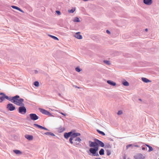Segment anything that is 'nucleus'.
Here are the masks:
<instances>
[{
    "instance_id": "28",
    "label": "nucleus",
    "mask_w": 159,
    "mask_h": 159,
    "mask_svg": "<svg viewBox=\"0 0 159 159\" xmlns=\"http://www.w3.org/2000/svg\"><path fill=\"white\" fill-rule=\"evenodd\" d=\"M97 131L98 133L102 135L105 136V134L103 132L100 131L98 130H97Z\"/></svg>"
},
{
    "instance_id": "34",
    "label": "nucleus",
    "mask_w": 159,
    "mask_h": 159,
    "mask_svg": "<svg viewBox=\"0 0 159 159\" xmlns=\"http://www.w3.org/2000/svg\"><path fill=\"white\" fill-rule=\"evenodd\" d=\"M122 113L123 112L122 111H119L117 113V114L118 115H120L122 114Z\"/></svg>"
},
{
    "instance_id": "11",
    "label": "nucleus",
    "mask_w": 159,
    "mask_h": 159,
    "mask_svg": "<svg viewBox=\"0 0 159 159\" xmlns=\"http://www.w3.org/2000/svg\"><path fill=\"white\" fill-rule=\"evenodd\" d=\"M34 125L36 126V127H37L39 128H40V129H44V130H48V129H47V128L44 127H43L42 126H41L39 125H38L37 124H34Z\"/></svg>"
},
{
    "instance_id": "2",
    "label": "nucleus",
    "mask_w": 159,
    "mask_h": 159,
    "mask_svg": "<svg viewBox=\"0 0 159 159\" xmlns=\"http://www.w3.org/2000/svg\"><path fill=\"white\" fill-rule=\"evenodd\" d=\"M80 135V134L79 133H76L72 134L69 139L70 143L75 146L79 145L81 140L80 138L77 137Z\"/></svg>"
},
{
    "instance_id": "33",
    "label": "nucleus",
    "mask_w": 159,
    "mask_h": 159,
    "mask_svg": "<svg viewBox=\"0 0 159 159\" xmlns=\"http://www.w3.org/2000/svg\"><path fill=\"white\" fill-rule=\"evenodd\" d=\"M111 154V152L110 150H107V156L110 155Z\"/></svg>"
},
{
    "instance_id": "46",
    "label": "nucleus",
    "mask_w": 159,
    "mask_h": 159,
    "mask_svg": "<svg viewBox=\"0 0 159 159\" xmlns=\"http://www.w3.org/2000/svg\"><path fill=\"white\" fill-rule=\"evenodd\" d=\"M142 149H143V150H144V149H145V148H143Z\"/></svg>"
},
{
    "instance_id": "48",
    "label": "nucleus",
    "mask_w": 159,
    "mask_h": 159,
    "mask_svg": "<svg viewBox=\"0 0 159 159\" xmlns=\"http://www.w3.org/2000/svg\"><path fill=\"white\" fill-rule=\"evenodd\" d=\"M135 147H138V145H136V146H135Z\"/></svg>"
},
{
    "instance_id": "12",
    "label": "nucleus",
    "mask_w": 159,
    "mask_h": 159,
    "mask_svg": "<svg viewBox=\"0 0 159 159\" xmlns=\"http://www.w3.org/2000/svg\"><path fill=\"white\" fill-rule=\"evenodd\" d=\"M72 132H70L69 133H66L64 134V136L65 138L66 139L68 138L70 136H71V134H72Z\"/></svg>"
},
{
    "instance_id": "29",
    "label": "nucleus",
    "mask_w": 159,
    "mask_h": 159,
    "mask_svg": "<svg viewBox=\"0 0 159 159\" xmlns=\"http://www.w3.org/2000/svg\"><path fill=\"white\" fill-rule=\"evenodd\" d=\"M13 152L16 154H19L20 153V151L18 150H14Z\"/></svg>"
},
{
    "instance_id": "31",
    "label": "nucleus",
    "mask_w": 159,
    "mask_h": 159,
    "mask_svg": "<svg viewBox=\"0 0 159 159\" xmlns=\"http://www.w3.org/2000/svg\"><path fill=\"white\" fill-rule=\"evenodd\" d=\"M0 99L1 101L0 102H2L5 99V98L4 97V96L1 97L0 98Z\"/></svg>"
},
{
    "instance_id": "49",
    "label": "nucleus",
    "mask_w": 159,
    "mask_h": 159,
    "mask_svg": "<svg viewBox=\"0 0 159 159\" xmlns=\"http://www.w3.org/2000/svg\"><path fill=\"white\" fill-rule=\"evenodd\" d=\"M139 100H141V99H139Z\"/></svg>"
},
{
    "instance_id": "1",
    "label": "nucleus",
    "mask_w": 159,
    "mask_h": 159,
    "mask_svg": "<svg viewBox=\"0 0 159 159\" xmlns=\"http://www.w3.org/2000/svg\"><path fill=\"white\" fill-rule=\"evenodd\" d=\"M89 144L90 147L89 151L94 156H98L97 152L98 150L99 146L101 147H103L104 146L102 142L98 139H95V141L94 142L89 141Z\"/></svg>"
},
{
    "instance_id": "45",
    "label": "nucleus",
    "mask_w": 159,
    "mask_h": 159,
    "mask_svg": "<svg viewBox=\"0 0 159 159\" xmlns=\"http://www.w3.org/2000/svg\"><path fill=\"white\" fill-rule=\"evenodd\" d=\"M83 1H88V0H83Z\"/></svg>"
},
{
    "instance_id": "21",
    "label": "nucleus",
    "mask_w": 159,
    "mask_h": 159,
    "mask_svg": "<svg viewBox=\"0 0 159 159\" xmlns=\"http://www.w3.org/2000/svg\"><path fill=\"white\" fill-rule=\"evenodd\" d=\"M13 9H16V10H17L19 11H20V8H19V7L16 6H11Z\"/></svg>"
},
{
    "instance_id": "6",
    "label": "nucleus",
    "mask_w": 159,
    "mask_h": 159,
    "mask_svg": "<svg viewBox=\"0 0 159 159\" xmlns=\"http://www.w3.org/2000/svg\"><path fill=\"white\" fill-rule=\"evenodd\" d=\"M30 116L31 119L35 120L38 119L39 117L35 114H30Z\"/></svg>"
},
{
    "instance_id": "8",
    "label": "nucleus",
    "mask_w": 159,
    "mask_h": 159,
    "mask_svg": "<svg viewBox=\"0 0 159 159\" xmlns=\"http://www.w3.org/2000/svg\"><path fill=\"white\" fill-rule=\"evenodd\" d=\"M26 112V109L24 106H20V113L25 114Z\"/></svg>"
},
{
    "instance_id": "44",
    "label": "nucleus",
    "mask_w": 159,
    "mask_h": 159,
    "mask_svg": "<svg viewBox=\"0 0 159 159\" xmlns=\"http://www.w3.org/2000/svg\"><path fill=\"white\" fill-rule=\"evenodd\" d=\"M95 159H101V158H95Z\"/></svg>"
},
{
    "instance_id": "38",
    "label": "nucleus",
    "mask_w": 159,
    "mask_h": 159,
    "mask_svg": "<svg viewBox=\"0 0 159 159\" xmlns=\"http://www.w3.org/2000/svg\"><path fill=\"white\" fill-rule=\"evenodd\" d=\"M34 71H35V74H37L39 73V71L38 70H34Z\"/></svg>"
},
{
    "instance_id": "42",
    "label": "nucleus",
    "mask_w": 159,
    "mask_h": 159,
    "mask_svg": "<svg viewBox=\"0 0 159 159\" xmlns=\"http://www.w3.org/2000/svg\"><path fill=\"white\" fill-rule=\"evenodd\" d=\"M145 31L147 32L148 31V29H147V28H146L145 29Z\"/></svg>"
},
{
    "instance_id": "37",
    "label": "nucleus",
    "mask_w": 159,
    "mask_h": 159,
    "mask_svg": "<svg viewBox=\"0 0 159 159\" xmlns=\"http://www.w3.org/2000/svg\"><path fill=\"white\" fill-rule=\"evenodd\" d=\"M131 146H132V144H129V145H127L126 146V147H127V148H128L129 147Z\"/></svg>"
},
{
    "instance_id": "14",
    "label": "nucleus",
    "mask_w": 159,
    "mask_h": 159,
    "mask_svg": "<svg viewBox=\"0 0 159 159\" xmlns=\"http://www.w3.org/2000/svg\"><path fill=\"white\" fill-rule=\"evenodd\" d=\"M25 137L29 140H32L33 138V136L30 135H26Z\"/></svg>"
},
{
    "instance_id": "10",
    "label": "nucleus",
    "mask_w": 159,
    "mask_h": 159,
    "mask_svg": "<svg viewBox=\"0 0 159 159\" xmlns=\"http://www.w3.org/2000/svg\"><path fill=\"white\" fill-rule=\"evenodd\" d=\"M107 83L108 84L112 86H115L116 85V82L111 80H107Z\"/></svg>"
},
{
    "instance_id": "9",
    "label": "nucleus",
    "mask_w": 159,
    "mask_h": 159,
    "mask_svg": "<svg viewBox=\"0 0 159 159\" xmlns=\"http://www.w3.org/2000/svg\"><path fill=\"white\" fill-rule=\"evenodd\" d=\"M143 2L145 4L149 5L152 4V0H143Z\"/></svg>"
},
{
    "instance_id": "35",
    "label": "nucleus",
    "mask_w": 159,
    "mask_h": 159,
    "mask_svg": "<svg viewBox=\"0 0 159 159\" xmlns=\"http://www.w3.org/2000/svg\"><path fill=\"white\" fill-rule=\"evenodd\" d=\"M59 130L61 132L65 130V129L64 128H60Z\"/></svg>"
},
{
    "instance_id": "39",
    "label": "nucleus",
    "mask_w": 159,
    "mask_h": 159,
    "mask_svg": "<svg viewBox=\"0 0 159 159\" xmlns=\"http://www.w3.org/2000/svg\"><path fill=\"white\" fill-rule=\"evenodd\" d=\"M74 86L75 87V88H78V89H80V87H78L77 86Z\"/></svg>"
},
{
    "instance_id": "18",
    "label": "nucleus",
    "mask_w": 159,
    "mask_h": 159,
    "mask_svg": "<svg viewBox=\"0 0 159 159\" xmlns=\"http://www.w3.org/2000/svg\"><path fill=\"white\" fill-rule=\"evenodd\" d=\"M48 36L53 39H54L56 40H58L59 39H58L56 37L51 35H49Z\"/></svg>"
},
{
    "instance_id": "5",
    "label": "nucleus",
    "mask_w": 159,
    "mask_h": 159,
    "mask_svg": "<svg viewBox=\"0 0 159 159\" xmlns=\"http://www.w3.org/2000/svg\"><path fill=\"white\" fill-rule=\"evenodd\" d=\"M7 107L8 110L10 111H13L15 109V107L13 106V105L11 103L8 104L7 105Z\"/></svg>"
},
{
    "instance_id": "13",
    "label": "nucleus",
    "mask_w": 159,
    "mask_h": 159,
    "mask_svg": "<svg viewBox=\"0 0 159 159\" xmlns=\"http://www.w3.org/2000/svg\"><path fill=\"white\" fill-rule=\"evenodd\" d=\"M141 79L145 83H148L151 82V80H148L146 78L142 77L141 78Z\"/></svg>"
},
{
    "instance_id": "50",
    "label": "nucleus",
    "mask_w": 159,
    "mask_h": 159,
    "mask_svg": "<svg viewBox=\"0 0 159 159\" xmlns=\"http://www.w3.org/2000/svg\"><path fill=\"white\" fill-rule=\"evenodd\" d=\"M158 159H159V158H158Z\"/></svg>"
},
{
    "instance_id": "30",
    "label": "nucleus",
    "mask_w": 159,
    "mask_h": 159,
    "mask_svg": "<svg viewBox=\"0 0 159 159\" xmlns=\"http://www.w3.org/2000/svg\"><path fill=\"white\" fill-rule=\"evenodd\" d=\"M24 101L23 99L20 98V106H24V104L22 103V102Z\"/></svg>"
},
{
    "instance_id": "3",
    "label": "nucleus",
    "mask_w": 159,
    "mask_h": 159,
    "mask_svg": "<svg viewBox=\"0 0 159 159\" xmlns=\"http://www.w3.org/2000/svg\"><path fill=\"white\" fill-rule=\"evenodd\" d=\"M19 96L17 95L11 97V101L16 105H20V100L19 99Z\"/></svg>"
},
{
    "instance_id": "36",
    "label": "nucleus",
    "mask_w": 159,
    "mask_h": 159,
    "mask_svg": "<svg viewBox=\"0 0 159 159\" xmlns=\"http://www.w3.org/2000/svg\"><path fill=\"white\" fill-rule=\"evenodd\" d=\"M106 33L108 34H111L110 31L108 30H106Z\"/></svg>"
},
{
    "instance_id": "24",
    "label": "nucleus",
    "mask_w": 159,
    "mask_h": 159,
    "mask_svg": "<svg viewBox=\"0 0 159 159\" xmlns=\"http://www.w3.org/2000/svg\"><path fill=\"white\" fill-rule=\"evenodd\" d=\"M75 70L78 72H80L81 70V69L79 66L76 67Z\"/></svg>"
},
{
    "instance_id": "4",
    "label": "nucleus",
    "mask_w": 159,
    "mask_h": 159,
    "mask_svg": "<svg viewBox=\"0 0 159 159\" xmlns=\"http://www.w3.org/2000/svg\"><path fill=\"white\" fill-rule=\"evenodd\" d=\"M40 111L43 114H44L46 115H48L49 116H52V115L51 113H50L49 111H48L43 109H40Z\"/></svg>"
},
{
    "instance_id": "27",
    "label": "nucleus",
    "mask_w": 159,
    "mask_h": 159,
    "mask_svg": "<svg viewBox=\"0 0 159 159\" xmlns=\"http://www.w3.org/2000/svg\"><path fill=\"white\" fill-rule=\"evenodd\" d=\"M146 145L149 148V152H151L153 150V149L151 147L148 145Z\"/></svg>"
},
{
    "instance_id": "43",
    "label": "nucleus",
    "mask_w": 159,
    "mask_h": 159,
    "mask_svg": "<svg viewBox=\"0 0 159 159\" xmlns=\"http://www.w3.org/2000/svg\"><path fill=\"white\" fill-rule=\"evenodd\" d=\"M18 111L19 112H20V107L18 108Z\"/></svg>"
},
{
    "instance_id": "17",
    "label": "nucleus",
    "mask_w": 159,
    "mask_h": 159,
    "mask_svg": "<svg viewBox=\"0 0 159 159\" xmlns=\"http://www.w3.org/2000/svg\"><path fill=\"white\" fill-rule=\"evenodd\" d=\"M73 21L75 22H80V21L78 17H75L74 18Z\"/></svg>"
},
{
    "instance_id": "32",
    "label": "nucleus",
    "mask_w": 159,
    "mask_h": 159,
    "mask_svg": "<svg viewBox=\"0 0 159 159\" xmlns=\"http://www.w3.org/2000/svg\"><path fill=\"white\" fill-rule=\"evenodd\" d=\"M56 13L58 15H60L61 14V12L60 11H56Z\"/></svg>"
},
{
    "instance_id": "23",
    "label": "nucleus",
    "mask_w": 159,
    "mask_h": 159,
    "mask_svg": "<svg viewBox=\"0 0 159 159\" xmlns=\"http://www.w3.org/2000/svg\"><path fill=\"white\" fill-rule=\"evenodd\" d=\"M3 96H4V97L5 98V99L6 98L10 101H11V97H8V96L5 95H4Z\"/></svg>"
},
{
    "instance_id": "40",
    "label": "nucleus",
    "mask_w": 159,
    "mask_h": 159,
    "mask_svg": "<svg viewBox=\"0 0 159 159\" xmlns=\"http://www.w3.org/2000/svg\"><path fill=\"white\" fill-rule=\"evenodd\" d=\"M61 114L62 115L64 116H66V115L65 114H64V113H62V112H61Z\"/></svg>"
},
{
    "instance_id": "47",
    "label": "nucleus",
    "mask_w": 159,
    "mask_h": 159,
    "mask_svg": "<svg viewBox=\"0 0 159 159\" xmlns=\"http://www.w3.org/2000/svg\"><path fill=\"white\" fill-rule=\"evenodd\" d=\"M124 159H126V158L125 157H124Z\"/></svg>"
},
{
    "instance_id": "7",
    "label": "nucleus",
    "mask_w": 159,
    "mask_h": 159,
    "mask_svg": "<svg viewBox=\"0 0 159 159\" xmlns=\"http://www.w3.org/2000/svg\"><path fill=\"white\" fill-rule=\"evenodd\" d=\"M80 34V32H78L74 34V36L78 39H82V36Z\"/></svg>"
},
{
    "instance_id": "20",
    "label": "nucleus",
    "mask_w": 159,
    "mask_h": 159,
    "mask_svg": "<svg viewBox=\"0 0 159 159\" xmlns=\"http://www.w3.org/2000/svg\"><path fill=\"white\" fill-rule=\"evenodd\" d=\"M34 85L36 87H38L39 86V83L38 81H35L34 82Z\"/></svg>"
},
{
    "instance_id": "19",
    "label": "nucleus",
    "mask_w": 159,
    "mask_h": 159,
    "mask_svg": "<svg viewBox=\"0 0 159 159\" xmlns=\"http://www.w3.org/2000/svg\"><path fill=\"white\" fill-rule=\"evenodd\" d=\"M44 134L47 135H50L52 136H55V135L53 134V133H52L51 132H46L44 133Z\"/></svg>"
},
{
    "instance_id": "26",
    "label": "nucleus",
    "mask_w": 159,
    "mask_h": 159,
    "mask_svg": "<svg viewBox=\"0 0 159 159\" xmlns=\"http://www.w3.org/2000/svg\"><path fill=\"white\" fill-rule=\"evenodd\" d=\"M75 9H72L70 10H68V12L70 13H73L75 11Z\"/></svg>"
},
{
    "instance_id": "15",
    "label": "nucleus",
    "mask_w": 159,
    "mask_h": 159,
    "mask_svg": "<svg viewBox=\"0 0 159 159\" xmlns=\"http://www.w3.org/2000/svg\"><path fill=\"white\" fill-rule=\"evenodd\" d=\"M122 84L125 86H128L129 85V82L126 81L125 80H123L122 81Z\"/></svg>"
},
{
    "instance_id": "16",
    "label": "nucleus",
    "mask_w": 159,
    "mask_h": 159,
    "mask_svg": "<svg viewBox=\"0 0 159 159\" xmlns=\"http://www.w3.org/2000/svg\"><path fill=\"white\" fill-rule=\"evenodd\" d=\"M134 159H144V157L141 154H139L134 157Z\"/></svg>"
},
{
    "instance_id": "22",
    "label": "nucleus",
    "mask_w": 159,
    "mask_h": 159,
    "mask_svg": "<svg viewBox=\"0 0 159 159\" xmlns=\"http://www.w3.org/2000/svg\"><path fill=\"white\" fill-rule=\"evenodd\" d=\"M99 154L102 155L104 154V150L103 149H101L99 152Z\"/></svg>"
},
{
    "instance_id": "41",
    "label": "nucleus",
    "mask_w": 159,
    "mask_h": 159,
    "mask_svg": "<svg viewBox=\"0 0 159 159\" xmlns=\"http://www.w3.org/2000/svg\"><path fill=\"white\" fill-rule=\"evenodd\" d=\"M20 12H23V13H24V11L21 9H20Z\"/></svg>"
},
{
    "instance_id": "25",
    "label": "nucleus",
    "mask_w": 159,
    "mask_h": 159,
    "mask_svg": "<svg viewBox=\"0 0 159 159\" xmlns=\"http://www.w3.org/2000/svg\"><path fill=\"white\" fill-rule=\"evenodd\" d=\"M103 62H104V63L106 64H107L108 65H110L111 64V63L109 61L104 60Z\"/></svg>"
}]
</instances>
